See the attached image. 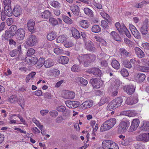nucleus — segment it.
Here are the masks:
<instances>
[{
	"label": "nucleus",
	"mask_w": 149,
	"mask_h": 149,
	"mask_svg": "<svg viewBox=\"0 0 149 149\" xmlns=\"http://www.w3.org/2000/svg\"><path fill=\"white\" fill-rule=\"evenodd\" d=\"M25 60L27 63L30 65H33L37 62V58L32 56L26 58Z\"/></svg>",
	"instance_id": "obj_16"
},
{
	"label": "nucleus",
	"mask_w": 149,
	"mask_h": 149,
	"mask_svg": "<svg viewBox=\"0 0 149 149\" xmlns=\"http://www.w3.org/2000/svg\"><path fill=\"white\" fill-rule=\"evenodd\" d=\"M65 104L68 107L73 109L77 107L80 104V103L78 101L70 100L66 101Z\"/></svg>",
	"instance_id": "obj_8"
},
{
	"label": "nucleus",
	"mask_w": 149,
	"mask_h": 149,
	"mask_svg": "<svg viewBox=\"0 0 149 149\" xmlns=\"http://www.w3.org/2000/svg\"><path fill=\"white\" fill-rule=\"evenodd\" d=\"M15 35V33H13L9 31H5L4 38L5 40H8L10 38L13 36Z\"/></svg>",
	"instance_id": "obj_39"
},
{
	"label": "nucleus",
	"mask_w": 149,
	"mask_h": 149,
	"mask_svg": "<svg viewBox=\"0 0 149 149\" xmlns=\"http://www.w3.org/2000/svg\"><path fill=\"white\" fill-rule=\"evenodd\" d=\"M54 64L53 60L50 58H49L45 61L44 62V66L46 68H50L53 66Z\"/></svg>",
	"instance_id": "obj_28"
},
{
	"label": "nucleus",
	"mask_w": 149,
	"mask_h": 149,
	"mask_svg": "<svg viewBox=\"0 0 149 149\" xmlns=\"http://www.w3.org/2000/svg\"><path fill=\"white\" fill-rule=\"evenodd\" d=\"M130 125V122L127 120L122 121L119 125V128L123 132L127 130Z\"/></svg>",
	"instance_id": "obj_11"
},
{
	"label": "nucleus",
	"mask_w": 149,
	"mask_h": 149,
	"mask_svg": "<svg viewBox=\"0 0 149 149\" xmlns=\"http://www.w3.org/2000/svg\"><path fill=\"white\" fill-rule=\"evenodd\" d=\"M100 14L102 17L106 19L109 23H111L112 22V18L109 15L107 14L104 11L100 13Z\"/></svg>",
	"instance_id": "obj_22"
},
{
	"label": "nucleus",
	"mask_w": 149,
	"mask_h": 149,
	"mask_svg": "<svg viewBox=\"0 0 149 149\" xmlns=\"http://www.w3.org/2000/svg\"><path fill=\"white\" fill-rule=\"evenodd\" d=\"M120 72L121 75L124 77H127L129 75V73L127 70L125 68L122 69Z\"/></svg>",
	"instance_id": "obj_53"
},
{
	"label": "nucleus",
	"mask_w": 149,
	"mask_h": 149,
	"mask_svg": "<svg viewBox=\"0 0 149 149\" xmlns=\"http://www.w3.org/2000/svg\"><path fill=\"white\" fill-rule=\"evenodd\" d=\"M84 10L85 14L88 15L90 17H93V12L89 8H84Z\"/></svg>",
	"instance_id": "obj_47"
},
{
	"label": "nucleus",
	"mask_w": 149,
	"mask_h": 149,
	"mask_svg": "<svg viewBox=\"0 0 149 149\" xmlns=\"http://www.w3.org/2000/svg\"><path fill=\"white\" fill-rule=\"evenodd\" d=\"M115 26L118 31L120 33H123V30L124 27H125L124 25H121L119 22L115 24Z\"/></svg>",
	"instance_id": "obj_43"
},
{
	"label": "nucleus",
	"mask_w": 149,
	"mask_h": 149,
	"mask_svg": "<svg viewBox=\"0 0 149 149\" xmlns=\"http://www.w3.org/2000/svg\"><path fill=\"white\" fill-rule=\"evenodd\" d=\"M50 115L54 118H55L58 115V113L56 111H52L49 112Z\"/></svg>",
	"instance_id": "obj_64"
},
{
	"label": "nucleus",
	"mask_w": 149,
	"mask_h": 149,
	"mask_svg": "<svg viewBox=\"0 0 149 149\" xmlns=\"http://www.w3.org/2000/svg\"><path fill=\"white\" fill-rule=\"evenodd\" d=\"M28 29L30 31H31L34 29L35 25V22L32 19L29 20L27 23Z\"/></svg>",
	"instance_id": "obj_26"
},
{
	"label": "nucleus",
	"mask_w": 149,
	"mask_h": 149,
	"mask_svg": "<svg viewBox=\"0 0 149 149\" xmlns=\"http://www.w3.org/2000/svg\"><path fill=\"white\" fill-rule=\"evenodd\" d=\"M73 36L76 39H78L80 37L79 31L75 28L72 27L71 29Z\"/></svg>",
	"instance_id": "obj_25"
},
{
	"label": "nucleus",
	"mask_w": 149,
	"mask_h": 149,
	"mask_svg": "<svg viewBox=\"0 0 149 149\" xmlns=\"http://www.w3.org/2000/svg\"><path fill=\"white\" fill-rule=\"evenodd\" d=\"M17 98L15 95H12L9 98V101L11 103H15L17 101Z\"/></svg>",
	"instance_id": "obj_54"
},
{
	"label": "nucleus",
	"mask_w": 149,
	"mask_h": 149,
	"mask_svg": "<svg viewBox=\"0 0 149 149\" xmlns=\"http://www.w3.org/2000/svg\"><path fill=\"white\" fill-rule=\"evenodd\" d=\"M63 16V20L65 23L71 24L73 23L72 20L70 18L67 16Z\"/></svg>",
	"instance_id": "obj_48"
},
{
	"label": "nucleus",
	"mask_w": 149,
	"mask_h": 149,
	"mask_svg": "<svg viewBox=\"0 0 149 149\" xmlns=\"http://www.w3.org/2000/svg\"><path fill=\"white\" fill-rule=\"evenodd\" d=\"M92 31L94 33H98L101 31V29L99 26L97 25H93L92 28Z\"/></svg>",
	"instance_id": "obj_49"
},
{
	"label": "nucleus",
	"mask_w": 149,
	"mask_h": 149,
	"mask_svg": "<svg viewBox=\"0 0 149 149\" xmlns=\"http://www.w3.org/2000/svg\"><path fill=\"white\" fill-rule=\"evenodd\" d=\"M71 70L72 71L79 72L81 70V69L78 66L74 65L72 67Z\"/></svg>",
	"instance_id": "obj_56"
},
{
	"label": "nucleus",
	"mask_w": 149,
	"mask_h": 149,
	"mask_svg": "<svg viewBox=\"0 0 149 149\" xmlns=\"http://www.w3.org/2000/svg\"><path fill=\"white\" fill-rule=\"evenodd\" d=\"M148 20L147 19L145 20L140 29V31L143 35H145L148 33Z\"/></svg>",
	"instance_id": "obj_12"
},
{
	"label": "nucleus",
	"mask_w": 149,
	"mask_h": 149,
	"mask_svg": "<svg viewBox=\"0 0 149 149\" xmlns=\"http://www.w3.org/2000/svg\"><path fill=\"white\" fill-rule=\"evenodd\" d=\"M22 9L18 5L15 6L13 10V14L15 17H18L22 13Z\"/></svg>",
	"instance_id": "obj_7"
},
{
	"label": "nucleus",
	"mask_w": 149,
	"mask_h": 149,
	"mask_svg": "<svg viewBox=\"0 0 149 149\" xmlns=\"http://www.w3.org/2000/svg\"><path fill=\"white\" fill-rule=\"evenodd\" d=\"M141 126L139 130L142 131H149V123L147 121H143L141 123Z\"/></svg>",
	"instance_id": "obj_15"
},
{
	"label": "nucleus",
	"mask_w": 149,
	"mask_h": 149,
	"mask_svg": "<svg viewBox=\"0 0 149 149\" xmlns=\"http://www.w3.org/2000/svg\"><path fill=\"white\" fill-rule=\"evenodd\" d=\"M134 36L136 38L138 39H140L141 38L140 34L138 31L137 30L134 32L132 33Z\"/></svg>",
	"instance_id": "obj_59"
},
{
	"label": "nucleus",
	"mask_w": 149,
	"mask_h": 149,
	"mask_svg": "<svg viewBox=\"0 0 149 149\" xmlns=\"http://www.w3.org/2000/svg\"><path fill=\"white\" fill-rule=\"evenodd\" d=\"M111 37L117 41L120 40L121 38L118 34L114 31L111 32L110 33Z\"/></svg>",
	"instance_id": "obj_32"
},
{
	"label": "nucleus",
	"mask_w": 149,
	"mask_h": 149,
	"mask_svg": "<svg viewBox=\"0 0 149 149\" xmlns=\"http://www.w3.org/2000/svg\"><path fill=\"white\" fill-rule=\"evenodd\" d=\"M52 73L53 76L56 77L60 74V71L57 69H54L52 71Z\"/></svg>",
	"instance_id": "obj_61"
},
{
	"label": "nucleus",
	"mask_w": 149,
	"mask_h": 149,
	"mask_svg": "<svg viewBox=\"0 0 149 149\" xmlns=\"http://www.w3.org/2000/svg\"><path fill=\"white\" fill-rule=\"evenodd\" d=\"M126 92L129 95H131L134 92L135 89L134 86L129 85L124 88Z\"/></svg>",
	"instance_id": "obj_17"
},
{
	"label": "nucleus",
	"mask_w": 149,
	"mask_h": 149,
	"mask_svg": "<svg viewBox=\"0 0 149 149\" xmlns=\"http://www.w3.org/2000/svg\"><path fill=\"white\" fill-rule=\"evenodd\" d=\"M76 82L81 85L86 86L88 84V81L86 79L82 77H78L75 79Z\"/></svg>",
	"instance_id": "obj_21"
},
{
	"label": "nucleus",
	"mask_w": 149,
	"mask_h": 149,
	"mask_svg": "<svg viewBox=\"0 0 149 149\" xmlns=\"http://www.w3.org/2000/svg\"><path fill=\"white\" fill-rule=\"evenodd\" d=\"M116 120L114 118H112L106 121L100 128V130L103 132L109 130L116 124Z\"/></svg>",
	"instance_id": "obj_2"
},
{
	"label": "nucleus",
	"mask_w": 149,
	"mask_h": 149,
	"mask_svg": "<svg viewBox=\"0 0 149 149\" xmlns=\"http://www.w3.org/2000/svg\"><path fill=\"white\" fill-rule=\"evenodd\" d=\"M49 22L51 24L54 26H56L58 24V20L54 17H51L49 18Z\"/></svg>",
	"instance_id": "obj_51"
},
{
	"label": "nucleus",
	"mask_w": 149,
	"mask_h": 149,
	"mask_svg": "<svg viewBox=\"0 0 149 149\" xmlns=\"http://www.w3.org/2000/svg\"><path fill=\"white\" fill-rule=\"evenodd\" d=\"M85 42L86 48L87 49L90 51H93L95 50V48L93 42L88 41Z\"/></svg>",
	"instance_id": "obj_24"
},
{
	"label": "nucleus",
	"mask_w": 149,
	"mask_h": 149,
	"mask_svg": "<svg viewBox=\"0 0 149 149\" xmlns=\"http://www.w3.org/2000/svg\"><path fill=\"white\" fill-rule=\"evenodd\" d=\"M36 74V73L34 72H32L29 74L26 77V82H28L30 79H32L34 78L35 75Z\"/></svg>",
	"instance_id": "obj_41"
},
{
	"label": "nucleus",
	"mask_w": 149,
	"mask_h": 149,
	"mask_svg": "<svg viewBox=\"0 0 149 149\" xmlns=\"http://www.w3.org/2000/svg\"><path fill=\"white\" fill-rule=\"evenodd\" d=\"M115 143L111 140L104 141L102 143V146L104 149H109Z\"/></svg>",
	"instance_id": "obj_13"
},
{
	"label": "nucleus",
	"mask_w": 149,
	"mask_h": 149,
	"mask_svg": "<svg viewBox=\"0 0 149 149\" xmlns=\"http://www.w3.org/2000/svg\"><path fill=\"white\" fill-rule=\"evenodd\" d=\"M90 82L94 88H100L102 86L103 82L102 81H100L97 78L91 79Z\"/></svg>",
	"instance_id": "obj_10"
},
{
	"label": "nucleus",
	"mask_w": 149,
	"mask_h": 149,
	"mask_svg": "<svg viewBox=\"0 0 149 149\" xmlns=\"http://www.w3.org/2000/svg\"><path fill=\"white\" fill-rule=\"evenodd\" d=\"M87 72L90 74H93L94 75L99 77L102 74L101 70L97 68H93L88 70Z\"/></svg>",
	"instance_id": "obj_14"
},
{
	"label": "nucleus",
	"mask_w": 149,
	"mask_h": 149,
	"mask_svg": "<svg viewBox=\"0 0 149 149\" xmlns=\"http://www.w3.org/2000/svg\"><path fill=\"white\" fill-rule=\"evenodd\" d=\"M95 59V56L93 54H83L79 56L78 58L80 63H84V65L85 67L90 66L91 63L94 62Z\"/></svg>",
	"instance_id": "obj_1"
},
{
	"label": "nucleus",
	"mask_w": 149,
	"mask_h": 149,
	"mask_svg": "<svg viewBox=\"0 0 149 149\" xmlns=\"http://www.w3.org/2000/svg\"><path fill=\"white\" fill-rule=\"evenodd\" d=\"M100 63L101 66L103 67L104 69L109 68L108 63L106 60H101Z\"/></svg>",
	"instance_id": "obj_50"
},
{
	"label": "nucleus",
	"mask_w": 149,
	"mask_h": 149,
	"mask_svg": "<svg viewBox=\"0 0 149 149\" xmlns=\"http://www.w3.org/2000/svg\"><path fill=\"white\" fill-rule=\"evenodd\" d=\"M111 64L112 67L115 69L118 70L120 68V66L119 63L115 59L112 60Z\"/></svg>",
	"instance_id": "obj_31"
},
{
	"label": "nucleus",
	"mask_w": 149,
	"mask_h": 149,
	"mask_svg": "<svg viewBox=\"0 0 149 149\" xmlns=\"http://www.w3.org/2000/svg\"><path fill=\"white\" fill-rule=\"evenodd\" d=\"M26 42L29 46L32 47L36 45L37 42V39L35 35L31 33L28 36Z\"/></svg>",
	"instance_id": "obj_3"
},
{
	"label": "nucleus",
	"mask_w": 149,
	"mask_h": 149,
	"mask_svg": "<svg viewBox=\"0 0 149 149\" xmlns=\"http://www.w3.org/2000/svg\"><path fill=\"white\" fill-rule=\"evenodd\" d=\"M56 33L53 31L49 33L47 35V39L50 41L54 40L56 38Z\"/></svg>",
	"instance_id": "obj_38"
},
{
	"label": "nucleus",
	"mask_w": 149,
	"mask_h": 149,
	"mask_svg": "<svg viewBox=\"0 0 149 149\" xmlns=\"http://www.w3.org/2000/svg\"><path fill=\"white\" fill-rule=\"evenodd\" d=\"M65 97L67 99H72L74 98L75 93H74L71 91H67L65 93Z\"/></svg>",
	"instance_id": "obj_34"
},
{
	"label": "nucleus",
	"mask_w": 149,
	"mask_h": 149,
	"mask_svg": "<svg viewBox=\"0 0 149 149\" xmlns=\"http://www.w3.org/2000/svg\"><path fill=\"white\" fill-rule=\"evenodd\" d=\"M93 104V101L91 100H88L84 102L82 104V107L84 109L89 108L91 107Z\"/></svg>",
	"instance_id": "obj_19"
},
{
	"label": "nucleus",
	"mask_w": 149,
	"mask_h": 149,
	"mask_svg": "<svg viewBox=\"0 0 149 149\" xmlns=\"http://www.w3.org/2000/svg\"><path fill=\"white\" fill-rule=\"evenodd\" d=\"M4 12H3L7 16H11L13 14V10L10 7V6H5L4 8Z\"/></svg>",
	"instance_id": "obj_20"
},
{
	"label": "nucleus",
	"mask_w": 149,
	"mask_h": 149,
	"mask_svg": "<svg viewBox=\"0 0 149 149\" xmlns=\"http://www.w3.org/2000/svg\"><path fill=\"white\" fill-rule=\"evenodd\" d=\"M122 63L124 66L127 68H132V65L131 63L126 59L122 60Z\"/></svg>",
	"instance_id": "obj_35"
},
{
	"label": "nucleus",
	"mask_w": 149,
	"mask_h": 149,
	"mask_svg": "<svg viewBox=\"0 0 149 149\" xmlns=\"http://www.w3.org/2000/svg\"><path fill=\"white\" fill-rule=\"evenodd\" d=\"M44 60L43 58H40L38 62V65L39 67H42L43 65H44Z\"/></svg>",
	"instance_id": "obj_60"
},
{
	"label": "nucleus",
	"mask_w": 149,
	"mask_h": 149,
	"mask_svg": "<svg viewBox=\"0 0 149 149\" xmlns=\"http://www.w3.org/2000/svg\"><path fill=\"white\" fill-rule=\"evenodd\" d=\"M117 107L121 106L123 102V99L122 97H118L113 100Z\"/></svg>",
	"instance_id": "obj_40"
},
{
	"label": "nucleus",
	"mask_w": 149,
	"mask_h": 149,
	"mask_svg": "<svg viewBox=\"0 0 149 149\" xmlns=\"http://www.w3.org/2000/svg\"><path fill=\"white\" fill-rule=\"evenodd\" d=\"M93 4L95 8L100 10L102 8V4L98 2L95 1V0L93 2Z\"/></svg>",
	"instance_id": "obj_52"
},
{
	"label": "nucleus",
	"mask_w": 149,
	"mask_h": 149,
	"mask_svg": "<svg viewBox=\"0 0 149 149\" xmlns=\"http://www.w3.org/2000/svg\"><path fill=\"white\" fill-rule=\"evenodd\" d=\"M17 29V26L15 25H12L9 28L8 31L13 33H14L16 31Z\"/></svg>",
	"instance_id": "obj_58"
},
{
	"label": "nucleus",
	"mask_w": 149,
	"mask_h": 149,
	"mask_svg": "<svg viewBox=\"0 0 149 149\" xmlns=\"http://www.w3.org/2000/svg\"><path fill=\"white\" fill-rule=\"evenodd\" d=\"M137 141L143 142H147L149 141V133H144L140 134L136 138Z\"/></svg>",
	"instance_id": "obj_5"
},
{
	"label": "nucleus",
	"mask_w": 149,
	"mask_h": 149,
	"mask_svg": "<svg viewBox=\"0 0 149 149\" xmlns=\"http://www.w3.org/2000/svg\"><path fill=\"white\" fill-rule=\"evenodd\" d=\"M120 52L121 55L125 57H130L131 55V52H127L126 49H120Z\"/></svg>",
	"instance_id": "obj_37"
},
{
	"label": "nucleus",
	"mask_w": 149,
	"mask_h": 149,
	"mask_svg": "<svg viewBox=\"0 0 149 149\" xmlns=\"http://www.w3.org/2000/svg\"><path fill=\"white\" fill-rule=\"evenodd\" d=\"M117 108V106H116L115 101L113 100L108 104L107 109L109 111H111L112 110L115 109Z\"/></svg>",
	"instance_id": "obj_29"
},
{
	"label": "nucleus",
	"mask_w": 149,
	"mask_h": 149,
	"mask_svg": "<svg viewBox=\"0 0 149 149\" xmlns=\"http://www.w3.org/2000/svg\"><path fill=\"white\" fill-rule=\"evenodd\" d=\"M120 86L119 83L116 81L112 83L111 88L112 89V91H113L112 93V96H115L117 95L118 92V91H117Z\"/></svg>",
	"instance_id": "obj_6"
},
{
	"label": "nucleus",
	"mask_w": 149,
	"mask_h": 149,
	"mask_svg": "<svg viewBox=\"0 0 149 149\" xmlns=\"http://www.w3.org/2000/svg\"><path fill=\"white\" fill-rule=\"evenodd\" d=\"M138 69L139 70L143 72H149V68L148 66H143L140 65H139L138 67Z\"/></svg>",
	"instance_id": "obj_46"
},
{
	"label": "nucleus",
	"mask_w": 149,
	"mask_h": 149,
	"mask_svg": "<svg viewBox=\"0 0 149 149\" xmlns=\"http://www.w3.org/2000/svg\"><path fill=\"white\" fill-rule=\"evenodd\" d=\"M123 32L125 34L126 36L128 38H130L131 37L130 33L125 26L123 28Z\"/></svg>",
	"instance_id": "obj_55"
},
{
	"label": "nucleus",
	"mask_w": 149,
	"mask_h": 149,
	"mask_svg": "<svg viewBox=\"0 0 149 149\" xmlns=\"http://www.w3.org/2000/svg\"><path fill=\"white\" fill-rule=\"evenodd\" d=\"M135 77L136 80H138L139 82H142L145 80L146 78V75L143 73L136 74Z\"/></svg>",
	"instance_id": "obj_30"
},
{
	"label": "nucleus",
	"mask_w": 149,
	"mask_h": 149,
	"mask_svg": "<svg viewBox=\"0 0 149 149\" xmlns=\"http://www.w3.org/2000/svg\"><path fill=\"white\" fill-rule=\"evenodd\" d=\"M72 11L76 17H79L81 16L80 12L79 11V8L77 5H75L71 9Z\"/></svg>",
	"instance_id": "obj_18"
},
{
	"label": "nucleus",
	"mask_w": 149,
	"mask_h": 149,
	"mask_svg": "<svg viewBox=\"0 0 149 149\" xmlns=\"http://www.w3.org/2000/svg\"><path fill=\"white\" fill-rule=\"evenodd\" d=\"M66 108L63 106H60L56 108V110L59 112H63L65 110Z\"/></svg>",
	"instance_id": "obj_62"
},
{
	"label": "nucleus",
	"mask_w": 149,
	"mask_h": 149,
	"mask_svg": "<svg viewBox=\"0 0 149 149\" xmlns=\"http://www.w3.org/2000/svg\"><path fill=\"white\" fill-rule=\"evenodd\" d=\"M138 102L136 97H131L127 100V103L129 105H131L136 103Z\"/></svg>",
	"instance_id": "obj_27"
},
{
	"label": "nucleus",
	"mask_w": 149,
	"mask_h": 149,
	"mask_svg": "<svg viewBox=\"0 0 149 149\" xmlns=\"http://www.w3.org/2000/svg\"><path fill=\"white\" fill-rule=\"evenodd\" d=\"M80 24L84 28L87 29L89 26V24L86 20H82L80 22Z\"/></svg>",
	"instance_id": "obj_44"
},
{
	"label": "nucleus",
	"mask_w": 149,
	"mask_h": 149,
	"mask_svg": "<svg viewBox=\"0 0 149 149\" xmlns=\"http://www.w3.org/2000/svg\"><path fill=\"white\" fill-rule=\"evenodd\" d=\"M101 24L102 26L105 29H107L109 28V26L108 24L105 20H102L101 21Z\"/></svg>",
	"instance_id": "obj_57"
},
{
	"label": "nucleus",
	"mask_w": 149,
	"mask_h": 149,
	"mask_svg": "<svg viewBox=\"0 0 149 149\" xmlns=\"http://www.w3.org/2000/svg\"><path fill=\"white\" fill-rule=\"evenodd\" d=\"M67 38L66 35H62L59 36L56 39V41L57 43H62L65 41Z\"/></svg>",
	"instance_id": "obj_33"
},
{
	"label": "nucleus",
	"mask_w": 149,
	"mask_h": 149,
	"mask_svg": "<svg viewBox=\"0 0 149 149\" xmlns=\"http://www.w3.org/2000/svg\"><path fill=\"white\" fill-rule=\"evenodd\" d=\"M41 16L43 18L48 19L51 16V14L49 11L46 10L42 13Z\"/></svg>",
	"instance_id": "obj_42"
},
{
	"label": "nucleus",
	"mask_w": 149,
	"mask_h": 149,
	"mask_svg": "<svg viewBox=\"0 0 149 149\" xmlns=\"http://www.w3.org/2000/svg\"><path fill=\"white\" fill-rule=\"evenodd\" d=\"M25 31L22 29L18 30L17 33L15 35V38L18 42H21V41L24 39L25 36Z\"/></svg>",
	"instance_id": "obj_4"
},
{
	"label": "nucleus",
	"mask_w": 149,
	"mask_h": 149,
	"mask_svg": "<svg viewBox=\"0 0 149 149\" xmlns=\"http://www.w3.org/2000/svg\"><path fill=\"white\" fill-rule=\"evenodd\" d=\"M109 100V98L108 97H104L101 99L99 103V105L100 106H102L105 103L108 102Z\"/></svg>",
	"instance_id": "obj_45"
},
{
	"label": "nucleus",
	"mask_w": 149,
	"mask_h": 149,
	"mask_svg": "<svg viewBox=\"0 0 149 149\" xmlns=\"http://www.w3.org/2000/svg\"><path fill=\"white\" fill-rule=\"evenodd\" d=\"M139 123L140 122L138 119H134L129 129V131L131 132L135 130L138 127Z\"/></svg>",
	"instance_id": "obj_9"
},
{
	"label": "nucleus",
	"mask_w": 149,
	"mask_h": 149,
	"mask_svg": "<svg viewBox=\"0 0 149 149\" xmlns=\"http://www.w3.org/2000/svg\"><path fill=\"white\" fill-rule=\"evenodd\" d=\"M68 58L66 56H61L59 59V63L63 64L68 63Z\"/></svg>",
	"instance_id": "obj_36"
},
{
	"label": "nucleus",
	"mask_w": 149,
	"mask_h": 149,
	"mask_svg": "<svg viewBox=\"0 0 149 149\" xmlns=\"http://www.w3.org/2000/svg\"><path fill=\"white\" fill-rule=\"evenodd\" d=\"M35 50L32 48L29 49L27 52V55L29 56L33 55L35 53Z\"/></svg>",
	"instance_id": "obj_63"
},
{
	"label": "nucleus",
	"mask_w": 149,
	"mask_h": 149,
	"mask_svg": "<svg viewBox=\"0 0 149 149\" xmlns=\"http://www.w3.org/2000/svg\"><path fill=\"white\" fill-rule=\"evenodd\" d=\"M135 51L136 54L139 58H142L145 56V54L144 52L139 48L136 47Z\"/></svg>",
	"instance_id": "obj_23"
}]
</instances>
